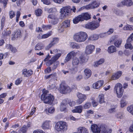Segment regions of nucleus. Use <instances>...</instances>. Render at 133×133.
<instances>
[{"instance_id":"obj_47","label":"nucleus","mask_w":133,"mask_h":133,"mask_svg":"<svg viewBox=\"0 0 133 133\" xmlns=\"http://www.w3.org/2000/svg\"><path fill=\"white\" fill-rule=\"evenodd\" d=\"M102 131L104 133H111V130L110 129H107L105 127L102 129H101Z\"/></svg>"},{"instance_id":"obj_12","label":"nucleus","mask_w":133,"mask_h":133,"mask_svg":"<svg viewBox=\"0 0 133 133\" xmlns=\"http://www.w3.org/2000/svg\"><path fill=\"white\" fill-rule=\"evenodd\" d=\"M77 52H75L74 51H72L67 55L65 57V62H66L70 61L72 57L76 56L77 55Z\"/></svg>"},{"instance_id":"obj_11","label":"nucleus","mask_w":133,"mask_h":133,"mask_svg":"<svg viewBox=\"0 0 133 133\" xmlns=\"http://www.w3.org/2000/svg\"><path fill=\"white\" fill-rule=\"evenodd\" d=\"M95 46L92 45L90 44L87 45L85 48V52L87 55L92 54L95 50Z\"/></svg>"},{"instance_id":"obj_8","label":"nucleus","mask_w":133,"mask_h":133,"mask_svg":"<svg viewBox=\"0 0 133 133\" xmlns=\"http://www.w3.org/2000/svg\"><path fill=\"white\" fill-rule=\"evenodd\" d=\"M77 96L78 99L77 100V103L79 104H81L87 99V97L86 95L82 94L79 92L77 94Z\"/></svg>"},{"instance_id":"obj_33","label":"nucleus","mask_w":133,"mask_h":133,"mask_svg":"<svg viewBox=\"0 0 133 133\" xmlns=\"http://www.w3.org/2000/svg\"><path fill=\"white\" fill-rule=\"evenodd\" d=\"M73 22L75 24H77L80 21H82L80 15H79L73 19Z\"/></svg>"},{"instance_id":"obj_15","label":"nucleus","mask_w":133,"mask_h":133,"mask_svg":"<svg viewBox=\"0 0 133 133\" xmlns=\"http://www.w3.org/2000/svg\"><path fill=\"white\" fill-rule=\"evenodd\" d=\"M51 122L50 121H46L43 123L42 127L44 129H49L51 127Z\"/></svg>"},{"instance_id":"obj_27","label":"nucleus","mask_w":133,"mask_h":133,"mask_svg":"<svg viewBox=\"0 0 133 133\" xmlns=\"http://www.w3.org/2000/svg\"><path fill=\"white\" fill-rule=\"evenodd\" d=\"M21 35V32L19 30H17L16 32H14L12 39L14 40L18 37H20Z\"/></svg>"},{"instance_id":"obj_56","label":"nucleus","mask_w":133,"mask_h":133,"mask_svg":"<svg viewBox=\"0 0 133 133\" xmlns=\"http://www.w3.org/2000/svg\"><path fill=\"white\" fill-rule=\"evenodd\" d=\"M92 86L93 88L96 89H98L100 88L99 87L100 86L98 85V84L97 82L93 84Z\"/></svg>"},{"instance_id":"obj_29","label":"nucleus","mask_w":133,"mask_h":133,"mask_svg":"<svg viewBox=\"0 0 133 133\" xmlns=\"http://www.w3.org/2000/svg\"><path fill=\"white\" fill-rule=\"evenodd\" d=\"M124 5L127 6H130L133 4V2L131 0H124Z\"/></svg>"},{"instance_id":"obj_37","label":"nucleus","mask_w":133,"mask_h":133,"mask_svg":"<svg viewBox=\"0 0 133 133\" xmlns=\"http://www.w3.org/2000/svg\"><path fill=\"white\" fill-rule=\"evenodd\" d=\"M61 53H58L54 56L50 60H53L54 61H56L59 57L61 56Z\"/></svg>"},{"instance_id":"obj_55","label":"nucleus","mask_w":133,"mask_h":133,"mask_svg":"<svg viewBox=\"0 0 133 133\" xmlns=\"http://www.w3.org/2000/svg\"><path fill=\"white\" fill-rule=\"evenodd\" d=\"M52 70L50 66L47 67L45 70L46 73H49L51 72Z\"/></svg>"},{"instance_id":"obj_31","label":"nucleus","mask_w":133,"mask_h":133,"mask_svg":"<svg viewBox=\"0 0 133 133\" xmlns=\"http://www.w3.org/2000/svg\"><path fill=\"white\" fill-rule=\"evenodd\" d=\"M11 33V31L9 28H7L2 32V34L4 36H6L10 35Z\"/></svg>"},{"instance_id":"obj_38","label":"nucleus","mask_w":133,"mask_h":133,"mask_svg":"<svg viewBox=\"0 0 133 133\" xmlns=\"http://www.w3.org/2000/svg\"><path fill=\"white\" fill-rule=\"evenodd\" d=\"M117 105H115L112 107V108L109 110V112L111 113H113L117 111Z\"/></svg>"},{"instance_id":"obj_22","label":"nucleus","mask_w":133,"mask_h":133,"mask_svg":"<svg viewBox=\"0 0 133 133\" xmlns=\"http://www.w3.org/2000/svg\"><path fill=\"white\" fill-rule=\"evenodd\" d=\"M78 133H88V129L84 127H79L77 129Z\"/></svg>"},{"instance_id":"obj_50","label":"nucleus","mask_w":133,"mask_h":133,"mask_svg":"<svg viewBox=\"0 0 133 133\" xmlns=\"http://www.w3.org/2000/svg\"><path fill=\"white\" fill-rule=\"evenodd\" d=\"M125 47L126 49H129L131 50L132 49V46L130 43H127V42L125 45Z\"/></svg>"},{"instance_id":"obj_4","label":"nucleus","mask_w":133,"mask_h":133,"mask_svg":"<svg viewBox=\"0 0 133 133\" xmlns=\"http://www.w3.org/2000/svg\"><path fill=\"white\" fill-rule=\"evenodd\" d=\"M98 22L96 21H93L88 23L85 25L86 28L91 30H94L100 26V22L101 19L100 18H98Z\"/></svg>"},{"instance_id":"obj_30","label":"nucleus","mask_w":133,"mask_h":133,"mask_svg":"<svg viewBox=\"0 0 133 133\" xmlns=\"http://www.w3.org/2000/svg\"><path fill=\"white\" fill-rule=\"evenodd\" d=\"M123 29L125 30H133V25L127 24L123 28Z\"/></svg>"},{"instance_id":"obj_64","label":"nucleus","mask_w":133,"mask_h":133,"mask_svg":"<svg viewBox=\"0 0 133 133\" xmlns=\"http://www.w3.org/2000/svg\"><path fill=\"white\" fill-rule=\"evenodd\" d=\"M83 78V76L82 75H79L76 77V79L77 81H80Z\"/></svg>"},{"instance_id":"obj_42","label":"nucleus","mask_w":133,"mask_h":133,"mask_svg":"<svg viewBox=\"0 0 133 133\" xmlns=\"http://www.w3.org/2000/svg\"><path fill=\"white\" fill-rule=\"evenodd\" d=\"M55 111V108L53 107H51L49 108L48 110V114H53Z\"/></svg>"},{"instance_id":"obj_6","label":"nucleus","mask_w":133,"mask_h":133,"mask_svg":"<svg viewBox=\"0 0 133 133\" xmlns=\"http://www.w3.org/2000/svg\"><path fill=\"white\" fill-rule=\"evenodd\" d=\"M61 18L64 19L67 17L70 13L71 8L70 6L63 7L61 10Z\"/></svg>"},{"instance_id":"obj_34","label":"nucleus","mask_w":133,"mask_h":133,"mask_svg":"<svg viewBox=\"0 0 133 133\" xmlns=\"http://www.w3.org/2000/svg\"><path fill=\"white\" fill-rule=\"evenodd\" d=\"M104 59H101L98 61L95 62L94 66L95 67H97L99 65L101 64L104 63Z\"/></svg>"},{"instance_id":"obj_46","label":"nucleus","mask_w":133,"mask_h":133,"mask_svg":"<svg viewBox=\"0 0 133 133\" xmlns=\"http://www.w3.org/2000/svg\"><path fill=\"white\" fill-rule=\"evenodd\" d=\"M121 107L122 108L124 107L126 105V103L125 101L123 98L120 101Z\"/></svg>"},{"instance_id":"obj_60","label":"nucleus","mask_w":133,"mask_h":133,"mask_svg":"<svg viewBox=\"0 0 133 133\" xmlns=\"http://www.w3.org/2000/svg\"><path fill=\"white\" fill-rule=\"evenodd\" d=\"M115 116L118 119L122 118H123L122 115L121 113H119L116 114Z\"/></svg>"},{"instance_id":"obj_23","label":"nucleus","mask_w":133,"mask_h":133,"mask_svg":"<svg viewBox=\"0 0 133 133\" xmlns=\"http://www.w3.org/2000/svg\"><path fill=\"white\" fill-rule=\"evenodd\" d=\"M107 50L109 53H113L116 52V48L114 46H110L108 47Z\"/></svg>"},{"instance_id":"obj_3","label":"nucleus","mask_w":133,"mask_h":133,"mask_svg":"<svg viewBox=\"0 0 133 133\" xmlns=\"http://www.w3.org/2000/svg\"><path fill=\"white\" fill-rule=\"evenodd\" d=\"M55 129L58 132H64L67 130V125L66 123L62 121L57 122L55 125Z\"/></svg>"},{"instance_id":"obj_48","label":"nucleus","mask_w":133,"mask_h":133,"mask_svg":"<svg viewBox=\"0 0 133 133\" xmlns=\"http://www.w3.org/2000/svg\"><path fill=\"white\" fill-rule=\"evenodd\" d=\"M118 36L117 35H114L112 36L110 39V42L111 43L116 41L117 39Z\"/></svg>"},{"instance_id":"obj_63","label":"nucleus","mask_w":133,"mask_h":133,"mask_svg":"<svg viewBox=\"0 0 133 133\" xmlns=\"http://www.w3.org/2000/svg\"><path fill=\"white\" fill-rule=\"evenodd\" d=\"M97 82L98 84V85L99 86V85L100 87L103 85L104 84V81L103 80L98 81Z\"/></svg>"},{"instance_id":"obj_61","label":"nucleus","mask_w":133,"mask_h":133,"mask_svg":"<svg viewBox=\"0 0 133 133\" xmlns=\"http://www.w3.org/2000/svg\"><path fill=\"white\" fill-rule=\"evenodd\" d=\"M22 80L21 79L18 78L15 81V84L16 85H18L19 84L21 83Z\"/></svg>"},{"instance_id":"obj_25","label":"nucleus","mask_w":133,"mask_h":133,"mask_svg":"<svg viewBox=\"0 0 133 133\" xmlns=\"http://www.w3.org/2000/svg\"><path fill=\"white\" fill-rule=\"evenodd\" d=\"M6 47L8 49H10L13 53H14L17 51L16 49L10 44H6Z\"/></svg>"},{"instance_id":"obj_28","label":"nucleus","mask_w":133,"mask_h":133,"mask_svg":"<svg viewBox=\"0 0 133 133\" xmlns=\"http://www.w3.org/2000/svg\"><path fill=\"white\" fill-rule=\"evenodd\" d=\"M98 37L99 36L98 35L94 34L91 35L89 39L91 41H94L97 40L98 39Z\"/></svg>"},{"instance_id":"obj_10","label":"nucleus","mask_w":133,"mask_h":133,"mask_svg":"<svg viewBox=\"0 0 133 133\" xmlns=\"http://www.w3.org/2000/svg\"><path fill=\"white\" fill-rule=\"evenodd\" d=\"M71 89L68 86L61 84L60 86V91L61 93L65 94L70 92Z\"/></svg>"},{"instance_id":"obj_18","label":"nucleus","mask_w":133,"mask_h":133,"mask_svg":"<svg viewBox=\"0 0 133 133\" xmlns=\"http://www.w3.org/2000/svg\"><path fill=\"white\" fill-rule=\"evenodd\" d=\"M91 128L93 133H100L101 128L102 129L96 124L91 125Z\"/></svg>"},{"instance_id":"obj_40","label":"nucleus","mask_w":133,"mask_h":133,"mask_svg":"<svg viewBox=\"0 0 133 133\" xmlns=\"http://www.w3.org/2000/svg\"><path fill=\"white\" fill-rule=\"evenodd\" d=\"M65 28H66L64 27L62 24L61 23L58 26V30L59 32H61L64 31Z\"/></svg>"},{"instance_id":"obj_16","label":"nucleus","mask_w":133,"mask_h":133,"mask_svg":"<svg viewBox=\"0 0 133 133\" xmlns=\"http://www.w3.org/2000/svg\"><path fill=\"white\" fill-rule=\"evenodd\" d=\"M22 74L24 75V77H29L33 73V71L31 70H28L26 69H24L22 71Z\"/></svg>"},{"instance_id":"obj_1","label":"nucleus","mask_w":133,"mask_h":133,"mask_svg":"<svg viewBox=\"0 0 133 133\" xmlns=\"http://www.w3.org/2000/svg\"><path fill=\"white\" fill-rule=\"evenodd\" d=\"M41 99L45 104L53 105L57 103V102L54 103V97L51 94L44 96L41 95Z\"/></svg>"},{"instance_id":"obj_59","label":"nucleus","mask_w":133,"mask_h":133,"mask_svg":"<svg viewBox=\"0 0 133 133\" xmlns=\"http://www.w3.org/2000/svg\"><path fill=\"white\" fill-rule=\"evenodd\" d=\"M26 131V129L25 127L23 126L21 129L19 131L20 133H25Z\"/></svg>"},{"instance_id":"obj_26","label":"nucleus","mask_w":133,"mask_h":133,"mask_svg":"<svg viewBox=\"0 0 133 133\" xmlns=\"http://www.w3.org/2000/svg\"><path fill=\"white\" fill-rule=\"evenodd\" d=\"M84 74L87 78L89 77L91 75V70L88 69H86L84 71Z\"/></svg>"},{"instance_id":"obj_7","label":"nucleus","mask_w":133,"mask_h":133,"mask_svg":"<svg viewBox=\"0 0 133 133\" xmlns=\"http://www.w3.org/2000/svg\"><path fill=\"white\" fill-rule=\"evenodd\" d=\"M45 64L47 66H50L52 71H54L57 67L59 63L58 61H54L53 60H50L47 61Z\"/></svg>"},{"instance_id":"obj_35","label":"nucleus","mask_w":133,"mask_h":133,"mask_svg":"<svg viewBox=\"0 0 133 133\" xmlns=\"http://www.w3.org/2000/svg\"><path fill=\"white\" fill-rule=\"evenodd\" d=\"M79 63L78 58L76 57L74 58L72 60V64L73 66L77 65Z\"/></svg>"},{"instance_id":"obj_52","label":"nucleus","mask_w":133,"mask_h":133,"mask_svg":"<svg viewBox=\"0 0 133 133\" xmlns=\"http://www.w3.org/2000/svg\"><path fill=\"white\" fill-rule=\"evenodd\" d=\"M36 14L38 16L41 15L42 13V11L41 9H38L35 11Z\"/></svg>"},{"instance_id":"obj_9","label":"nucleus","mask_w":133,"mask_h":133,"mask_svg":"<svg viewBox=\"0 0 133 133\" xmlns=\"http://www.w3.org/2000/svg\"><path fill=\"white\" fill-rule=\"evenodd\" d=\"M48 18L50 23L53 24H57L58 22V19L57 16L54 14H52L49 15Z\"/></svg>"},{"instance_id":"obj_17","label":"nucleus","mask_w":133,"mask_h":133,"mask_svg":"<svg viewBox=\"0 0 133 133\" xmlns=\"http://www.w3.org/2000/svg\"><path fill=\"white\" fill-rule=\"evenodd\" d=\"M79 15L82 21H83L84 20H87L91 18L90 15L88 12L83 13Z\"/></svg>"},{"instance_id":"obj_21","label":"nucleus","mask_w":133,"mask_h":133,"mask_svg":"<svg viewBox=\"0 0 133 133\" xmlns=\"http://www.w3.org/2000/svg\"><path fill=\"white\" fill-rule=\"evenodd\" d=\"M44 45L41 42L38 43L35 46V50H40L44 48Z\"/></svg>"},{"instance_id":"obj_24","label":"nucleus","mask_w":133,"mask_h":133,"mask_svg":"<svg viewBox=\"0 0 133 133\" xmlns=\"http://www.w3.org/2000/svg\"><path fill=\"white\" fill-rule=\"evenodd\" d=\"M80 63H83L87 62L88 59L87 57L81 55L79 57Z\"/></svg>"},{"instance_id":"obj_44","label":"nucleus","mask_w":133,"mask_h":133,"mask_svg":"<svg viewBox=\"0 0 133 133\" xmlns=\"http://www.w3.org/2000/svg\"><path fill=\"white\" fill-rule=\"evenodd\" d=\"M71 47L73 48L78 49H79L80 48V46L79 45L75 43H71Z\"/></svg>"},{"instance_id":"obj_62","label":"nucleus","mask_w":133,"mask_h":133,"mask_svg":"<svg viewBox=\"0 0 133 133\" xmlns=\"http://www.w3.org/2000/svg\"><path fill=\"white\" fill-rule=\"evenodd\" d=\"M33 133H45L42 130L37 129L35 130Z\"/></svg>"},{"instance_id":"obj_43","label":"nucleus","mask_w":133,"mask_h":133,"mask_svg":"<svg viewBox=\"0 0 133 133\" xmlns=\"http://www.w3.org/2000/svg\"><path fill=\"white\" fill-rule=\"evenodd\" d=\"M91 106V104L89 102H86L83 106L84 109H88Z\"/></svg>"},{"instance_id":"obj_41","label":"nucleus","mask_w":133,"mask_h":133,"mask_svg":"<svg viewBox=\"0 0 133 133\" xmlns=\"http://www.w3.org/2000/svg\"><path fill=\"white\" fill-rule=\"evenodd\" d=\"M46 10L49 13H53L56 11V9L55 8H48L46 9Z\"/></svg>"},{"instance_id":"obj_51","label":"nucleus","mask_w":133,"mask_h":133,"mask_svg":"<svg viewBox=\"0 0 133 133\" xmlns=\"http://www.w3.org/2000/svg\"><path fill=\"white\" fill-rule=\"evenodd\" d=\"M82 8L83 9H85L87 10L92 9L90 3L84 6Z\"/></svg>"},{"instance_id":"obj_20","label":"nucleus","mask_w":133,"mask_h":133,"mask_svg":"<svg viewBox=\"0 0 133 133\" xmlns=\"http://www.w3.org/2000/svg\"><path fill=\"white\" fill-rule=\"evenodd\" d=\"M92 9H94L98 7L100 4L99 2L98 1H94L90 3Z\"/></svg>"},{"instance_id":"obj_36","label":"nucleus","mask_w":133,"mask_h":133,"mask_svg":"<svg viewBox=\"0 0 133 133\" xmlns=\"http://www.w3.org/2000/svg\"><path fill=\"white\" fill-rule=\"evenodd\" d=\"M65 27H69L70 25V21L69 20H66L62 23Z\"/></svg>"},{"instance_id":"obj_19","label":"nucleus","mask_w":133,"mask_h":133,"mask_svg":"<svg viewBox=\"0 0 133 133\" xmlns=\"http://www.w3.org/2000/svg\"><path fill=\"white\" fill-rule=\"evenodd\" d=\"M83 109V107L81 105L76 106L75 109L72 110L73 113H77L81 114L82 113Z\"/></svg>"},{"instance_id":"obj_58","label":"nucleus","mask_w":133,"mask_h":133,"mask_svg":"<svg viewBox=\"0 0 133 133\" xmlns=\"http://www.w3.org/2000/svg\"><path fill=\"white\" fill-rule=\"evenodd\" d=\"M114 31V29L112 28H110V29L108 31L106 32L107 35H110L112 34Z\"/></svg>"},{"instance_id":"obj_53","label":"nucleus","mask_w":133,"mask_h":133,"mask_svg":"<svg viewBox=\"0 0 133 133\" xmlns=\"http://www.w3.org/2000/svg\"><path fill=\"white\" fill-rule=\"evenodd\" d=\"M58 41L59 39L58 38H54L53 39L51 43L53 44V45L58 43Z\"/></svg>"},{"instance_id":"obj_49","label":"nucleus","mask_w":133,"mask_h":133,"mask_svg":"<svg viewBox=\"0 0 133 133\" xmlns=\"http://www.w3.org/2000/svg\"><path fill=\"white\" fill-rule=\"evenodd\" d=\"M122 41L118 40L114 43V45L117 47H119L122 43Z\"/></svg>"},{"instance_id":"obj_57","label":"nucleus","mask_w":133,"mask_h":133,"mask_svg":"<svg viewBox=\"0 0 133 133\" xmlns=\"http://www.w3.org/2000/svg\"><path fill=\"white\" fill-rule=\"evenodd\" d=\"M10 18L11 19L14 17L15 15L14 12L13 11H11L9 12Z\"/></svg>"},{"instance_id":"obj_32","label":"nucleus","mask_w":133,"mask_h":133,"mask_svg":"<svg viewBox=\"0 0 133 133\" xmlns=\"http://www.w3.org/2000/svg\"><path fill=\"white\" fill-rule=\"evenodd\" d=\"M98 98L99 99V102L100 103L102 104L105 102L104 95L103 94H101L99 95L98 96Z\"/></svg>"},{"instance_id":"obj_45","label":"nucleus","mask_w":133,"mask_h":133,"mask_svg":"<svg viewBox=\"0 0 133 133\" xmlns=\"http://www.w3.org/2000/svg\"><path fill=\"white\" fill-rule=\"evenodd\" d=\"M127 110L133 115V105H131L127 108Z\"/></svg>"},{"instance_id":"obj_39","label":"nucleus","mask_w":133,"mask_h":133,"mask_svg":"<svg viewBox=\"0 0 133 133\" xmlns=\"http://www.w3.org/2000/svg\"><path fill=\"white\" fill-rule=\"evenodd\" d=\"M67 101V105L69 104V105L71 107L74 106L75 104V102L73 101H71L70 100L68 99H65Z\"/></svg>"},{"instance_id":"obj_5","label":"nucleus","mask_w":133,"mask_h":133,"mask_svg":"<svg viewBox=\"0 0 133 133\" xmlns=\"http://www.w3.org/2000/svg\"><path fill=\"white\" fill-rule=\"evenodd\" d=\"M114 91L116 92L117 97L121 98L123 95V92L122 84L119 83H117L114 87Z\"/></svg>"},{"instance_id":"obj_13","label":"nucleus","mask_w":133,"mask_h":133,"mask_svg":"<svg viewBox=\"0 0 133 133\" xmlns=\"http://www.w3.org/2000/svg\"><path fill=\"white\" fill-rule=\"evenodd\" d=\"M67 101L65 99L63 100L61 104L60 110L62 111L68 112L66 107L67 106Z\"/></svg>"},{"instance_id":"obj_2","label":"nucleus","mask_w":133,"mask_h":133,"mask_svg":"<svg viewBox=\"0 0 133 133\" xmlns=\"http://www.w3.org/2000/svg\"><path fill=\"white\" fill-rule=\"evenodd\" d=\"M88 36L85 32H81L75 34L74 36V40L78 42H81L85 41L87 39Z\"/></svg>"},{"instance_id":"obj_14","label":"nucleus","mask_w":133,"mask_h":133,"mask_svg":"<svg viewBox=\"0 0 133 133\" xmlns=\"http://www.w3.org/2000/svg\"><path fill=\"white\" fill-rule=\"evenodd\" d=\"M122 72L121 71H118L115 73H113L111 77L112 80H115L118 79L122 75Z\"/></svg>"},{"instance_id":"obj_54","label":"nucleus","mask_w":133,"mask_h":133,"mask_svg":"<svg viewBox=\"0 0 133 133\" xmlns=\"http://www.w3.org/2000/svg\"><path fill=\"white\" fill-rule=\"evenodd\" d=\"M51 35V33L50 32H49L48 33H47L44 34L42 35V37H43V38H46Z\"/></svg>"}]
</instances>
